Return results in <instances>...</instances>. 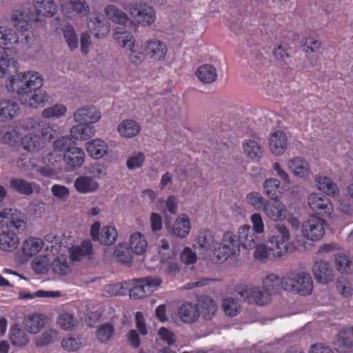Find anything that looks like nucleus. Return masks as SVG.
Returning a JSON list of instances; mask_svg holds the SVG:
<instances>
[{"mask_svg":"<svg viewBox=\"0 0 353 353\" xmlns=\"http://www.w3.org/2000/svg\"><path fill=\"white\" fill-rule=\"evenodd\" d=\"M43 79L37 72H20L11 76L6 83L9 92L17 94L21 103L26 107L37 108L45 106L49 101L46 92L41 90Z\"/></svg>","mask_w":353,"mask_h":353,"instance_id":"f257e3e1","label":"nucleus"},{"mask_svg":"<svg viewBox=\"0 0 353 353\" xmlns=\"http://www.w3.org/2000/svg\"><path fill=\"white\" fill-rule=\"evenodd\" d=\"M56 12V5L52 0H34V5L26 4L22 10H15L12 16L14 27L21 33L28 31L32 23L40 19L39 16L51 17Z\"/></svg>","mask_w":353,"mask_h":353,"instance_id":"f03ea898","label":"nucleus"},{"mask_svg":"<svg viewBox=\"0 0 353 353\" xmlns=\"http://www.w3.org/2000/svg\"><path fill=\"white\" fill-rule=\"evenodd\" d=\"M276 234L269 239L268 246L261 244L260 242L254 248V257L256 260L265 263L270 258H280L288 252L290 232L283 224L276 226Z\"/></svg>","mask_w":353,"mask_h":353,"instance_id":"7ed1b4c3","label":"nucleus"},{"mask_svg":"<svg viewBox=\"0 0 353 353\" xmlns=\"http://www.w3.org/2000/svg\"><path fill=\"white\" fill-rule=\"evenodd\" d=\"M19 36L16 32L8 27L0 26V77H3L13 68L17 70L18 63L10 58L6 53L8 46H14L18 44Z\"/></svg>","mask_w":353,"mask_h":353,"instance_id":"20e7f679","label":"nucleus"},{"mask_svg":"<svg viewBox=\"0 0 353 353\" xmlns=\"http://www.w3.org/2000/svg\"><path fill=\"white\" fill-rule=\"evenodd\" d=\"M281 287L285 291L305 296L311 294L313 281L309 273L291 272L282 277Z\"/></svg>","mask_w":353,"mask_h":353,"instance_id":"39448f33","label":"nucleus"},{"mask_svg":"<svg viewBox=\"0 0 353 353\" xmlns=\"http://www.w3.org/2000/svg\"><path fill=\"white\" fill-rule=\"evenodd\" d=\"M159 278L128 281V292L131 299L137 300L150 295L161 283Z\"/></svg>","mask_w":353,"mask_h":353,"instance_id":"423d86ee","label":"nucleus"},{"mask_svg":"<svg viewBox=\"0 0 353 353\" xmlns=\"http://www.w3.org/2000/svg\"><path fill=\"white\" fill-rule=\"evenodd\" d=\"M239 252L237 236L232 232H226L223 235L221 242L216 246L214 255L216 256L217 262H223Z\"/></svg>","mask_w":353,"mask_h":353,"instance_id":"0eeeda50","label":"nucleus"},{"mask_svg":"<svg viewBox=\"0 0 353 353\" xmlns=\"http://www.w3.org/2000/svg\"><path fill=\"white\" fill-rule=\"evenodd\" d=\"M123 28H118L114 30V39L123 48L130 50V61L135 65H139L143 60V54L134 50L135 39L134 37Z\"/></svg>","mask_w":353,"mask_h":353,"instance_id":"6e6552de","label":"nucleus"},{"mask_svg":"<svg viewBox=\"0 0 353 353\" xmlns=\"http://www.w3.org/2000/svg\"><path fill=\"white\" fill-rule=\"evenodd\" d=\"M129 13L138 23L148 26L156 20V12L152 7L145 3L135 2L129 7Z\"/></svg>","mask_w":353,"mask_h":353,"instance_id":"1a4fd4ad","label":"nucleus"},{"mask_svg":"<svg viewBox=\"0 0 353 353\" xmlns=\"http://www.w3.org/2000/svg\"><path fill=\"white\" fill-rule=\"evenodd\" d=\"M326 221L316 215L310 216L302 225V233L305 238L311 241H319L325 234Z\"/></svg>","mask_w":353,"mask_h":353,"instance_id":"9d476101","label":"nucleus"},{"mask_svg":"<svg viewBox=\"0 0 353 353\" xmlns=\"http://www.w3.org/2000/svg\"><path fill=\"white\" fill-rule=\"evenodd\" d=\"M6 225L8 229L14 228L18 232H22L26 227V222L21 218V214L16 210L3 208L0 201V225Z\"/></svg>","mask_w":353,"mask_h":353,"instance_id":"9b49d317","label":"nucleus"},{"mask_svg":"<svg viewBox=\"0 0 353 353\" xmlns=\"http://www.w3.org/2000/svg\"><path fill=\"white\" fill-rule=\"evenodd\" d=\"M310 208L318 215L329 217L333 212L330 199L320 193H312L307 197Z\"/></svg>","mask_w":353,"mask_h":353,"instance_id":"f8f14e48","label":"nucleus"},{"mask_svg":"<svg viewBox=\"0 0 353 353\" xmlns=\"http://www.w3.org/2000/svg\"><path fill=\"white\" fill-rule=\"evenodd\" d=\"M88 27L91 34L97 38H103L110 32V24L101 13H94L90 17Z\"/></svg>","mask_w":353,"mask_h":353,"instance_id":"ddd939ff","label":"nucleus"},{"mask_svg":"<svg viewBox=\"0 0 353 353\" xmlns=\"http://www.w3.org/2000/svg\"><path fill=\"white\" fill-rule=\"evenodd\" d=\"M237 241L239 246L241 245L246 250H251L256 246L261 239L250 225H244L239 229Z\"/></svg>","mask_w":353,"mask_h":353,"instance_id":"4468645a","label":"nucleus"},{"mask_svg":"<svg viewBox=\"0 0 353 353\" xmlns=\"http://www.w3.org/2000/svg\"><path fill=\"white\" fill-rule=\"evenodd\" d=\"M144 52L150 59L154 61H161L165 57L168 48L163 42L152 39L145 42Z\"/></svg>","mask_w":353,"mask_h":353,"instance_id":"2eb2a0df","label":"nucleus"},{"mask_svg":"<svg viewBox=\"0 0 353 353\" xmlns=\"http://www.w3.org/2000/svg\"><path fill=\"white\" fill-rule=\"evenodd\" d=\"M262 211L274 221H281L285 219L288 214L285 205L278 199L268 201Z\"/></svg>","mask_w":353,"mask_h":353,"instance_id":"dca6fc26","label":"nucleus"},{"mask_svg":"<svg viewBox=\"0 0 353 353\" xmlns=\"http://www.w3.org/2000/svg\"><path fill=\"white\" fill-rule=\"evenodd\" d=\"M84 151L78 147H70L63 152V161L70 170L80 168L85 161Z\"/></svg>","mask_w":353,"mask_h":353,"instance_id":"f3484780","label":"nucleus"},{"mask_svg":"<svg viewBox=\"0 0 353 353\" xmlns=\"http://www.w3.org/2000/svg\"><path fill=\"white\" fill-rule=\"evenodd\" d=\"M241 296L248 301L252 299L254 302L258 305H264L269 303L271 294L266 291H263L259 287H246L239 292Z\"/></svg>","mask_w":353,"mask_h":353,"instance_id":"a211bd4d","label":"nucleus"},{"mask_svg":"<svg viewBox=\"0 0 353 353\" xmlns=\"http://www.w3.org/2000/svg\"><path fill=\"white\" fill-rule=\"evenodd\" d=\"M100 118V111L94 106L79 108L74 114L75 121L79 123H95Z\"/></svg>","mask_w":353,"mask_h":353,"instance_id":"6ab92c4d","label":"nucleus"},{"mask_svg":"<svg viewBox=\"0 0 353 353\" xmlns=\"http://www.w3.org/2000/svg\"><path fill=\"white\" fill-rule=\"evenodd\" d=\"M312 272L315 279L323 284L332 281L334 277V272L330 264L324 261H316L313 267Z\"/></svg>","mask_w":353,"mask_h":353,"instance_id":"aec40b11","label":"nucleus"},{"mask_svg":"<svg viewBox=\"0 0 353 353\" xmlns=\"http://www.w3.org/2000/svg\"><path fill=\"white\" fill-rule=\"evenodd\" d=\"M190 220L188 215L182 214L174 222L171 226H168V232L176 237H186L190 230Z\"/></svg>","mask_w":353,"mask_h":353,"instance_id":"412c9836","label":"nucleus"},{"mask_svg":"<svg viewBox=\"0 0 353 353\" xmlns=\"http://www.w3.org/2000/svg\"><path fill=\"white\" fill-rule=\"evenodd\" d=\"M178 315L183 322L191 323L197 320L200 312L196 305L185 302L179 307Z\"/></svg>","mask_w":353,"mask_h":353,"instance_id":"4be33fe9","label":"nucleus"},{"mask_svg":"<svg viewBox=\"0 0 353 353\" xmlns=\"http://www.w3.org/2000/svg\"><path fill=\"white\" fill-rule=\"evenodd\" d=\"M19 104L12 100L0 101V121H7L13 119L19 112Z\"/></svg>","mask_w":353,"mask_h":353,"instance_id":"5701e85b","label":"nucleus"},{"mask_svg":"<svg viewBox=\"0 0 353 353\" xmlns=\"http://www.w3.org/2000/svg\"><path fill=\"white\" fill-rule=\"evenodd\" d=\"M287 145L286 134L281 130L274 132L270 137V148L272 152L276 155L283 154L287 148Z\"/></svg>","mask_w":353,"mask_h":353,"instance_id":"b1692460","label":"nucleus"},{"mask_svg":"<svg viewBox=\"0 0 353 353\" xmlns=\"http://www.w3.org/2000/svg\"><path fill=\"white\" fill-rule=\"evenodd\" d=\"M21 145L30 152H37L45 148V142L39 134L28 133L21 139Z\"/></svg>","mask_w":353,"mask_h":353,"instance_id":"393cba45","label":"nucleus"},{"mask_svg":"<svg viewBox=\"0 0 353 353\" xmlns=\"http://www.w3.org/2000/svg\"><path fill=\"white\" fill-rule=\"evenodd\" d=\"M23 325L26 330L31 334H37L45 326V316L34 313L24 318Z\"/></svg>","mask_w":353,"mask_h":353,"instance_id":"a878e982","label":"nucleus"},{"mask_svg":"<svg viewBox=\"0 0 353 353\" xmlns=\"http://www.w3.org/2000/svg\"><path fill=\"white\" fill-rule=\"evenodd\" d=\"M86 150L91 157L100 159L107 154L108 145L101 139H92L86 143Z\"/></svg>","mask_w":353,"mask_h":353,"instance_id":"bb28decb","label":"nucleus"},{"mask_svg":"<svg viewBox=\"0 0 353 353\" xmlns=\"http://www.w3.org/2000/svg\"><path fill=\"white\" fill-rule=\"evenodd\" d=\"M92 252V243L90 240H84L80 245L70 248V258L72 261H79L83 257L89 256Z\"/></svg>","mask_w":353,"mask_h":353,"instance_id":"cd10ccee","label":"nucleus"},{"mask_svg":"<svg viewBox=\"0 0 353 353\" xmlns=\"http://www.w3.org/2000/svg\"><path fill=\"white\" fill-rule=\"evenodd\" d=\"M315 182L318 189L327 195L335 196L339 193L337 184L328 176H318L315 179Z\"/></svg>","mask_w":353,"mask_h":353,"instance_id":"c85d7f7f","label":"nucleus"},{"mask_svg":"<svg viewBox=\"0 0 353 353\" xmlns=\"http://www.w3.org/2000/svg\"><path fill=\"white\" fill-rule=\"evenodd\" d=\"M74 188L78 192L87 194L95 192L99 188V184L90 176H81L75 179Z\"/></svg>","mask_w":353,"mask_h":353,"instance_id":"c756f323","label":"nucleus"},{"mask_svg":"<svg viewBox=\"0 0 353 353\" xmlns=\"http://www.w3.org/2000/svg\"><path fill=\"white\" fill-rule=\"evenodd\" d=\"M196 241L200 248L205 251L212 252L214 254L216 246L218 243H215L214 236L211 230L205 229L200 231Z\"/></svg>","mask_w":353,"mask_h":353,"instance_id":"7c9ffc66","label":"nucleus"},{"mask_svg":"<svg viewBox=\"0 0 353 353\" xmlns=\"http://www.w3.org/2000/svg\"><path fill=\"white\" fill-rule=\"evenodd\" d=\"M19 243V239L16 233L8 230L0 234V249L10 252L15 250Z\"/></svg>","mask_w":353,"mask_h":353,"instance_id":"2f4dec72","label":"nucleus"},{"mask_svg":"<svg viewBox=\"0 0 353 353\" xmlns=\"http://www.w3.org/2000/svg\"><path fill=\"white\" fill-rule=\"evenodd\" d=\"M90 123H79L70 129L72 138L77 140H87L94 134V128Z\"/></svg>","mask_w":353,"mask_h":353,"instance_id":"473e14b6","label":"nucleus"},{"mask_svg":"<svg viewBox=\"0 0 353 353\" xmlns=\"http://www.w3.org/2000/svg\"><path fill=\"white\" fill-rule=\"evenodd\" d=\"M141 130L140 125L135 121L127 119L123 121L118 126V131L121 137L132 138L137 135Z\"/></svg>","mask_w":353,"mask_h":353,"instance_id":"72a5a7b5","label":"nucleus"},{"mask_svg":"<svg viewBox=\"0 0 353 353\" xmlns=\"http://www.w3.org/2000/svg\"><path fill=\"white\" fill-rule=\"evenodd\" d=\"M196 74L199 79L205 83H211L217 79L216 70L211 64H203L199 67Z\"/></svg>","mask_w":353,"mask_h":353,"instance_id":"f704fd0d","label":"nucleus"},{"mask_svg":"<svg viewBox=\"0 0 353 353\" xmlns=\"http://www.w3.org/2000/svg\"><path fill=\"white\" fill-rule=\"evenodd\" d=\"M289 168L292 173L299 177H305L310 173L308 163L301 157H295L289 161Z\"/></svg>","mask_w":353,"mask_h":353,"instance_id":"c9c22d12","label":"nucleus"},{"mask_svg":"<svg viewBox=\"0 0 353 353\" xmlns=\"http://www.w3.org/2000/svg\"><path fill=\"white\" fill-rule=\"evenodd\" d=\"M10 340L13 345L22 347L28 343L29 338L26 332L15 323L10 329Z\"/></svg>","mask_w":353,"mask_h":353,"instance_id":"e433bc0d","label":"nucleus"},{"mask_svg":"<svg viewBox=\"0 0 353 353\" xmlns=\"http://www.w3.org/2000/svg\"><path fill=\"white\" fill-rule=\"evenodd\" d=\"M263 189L266 195L271 200H276L281 197L283 188L280 181L276 179H268L263 183Z\"/></svg>","mask_w":353,"mask_h":353,"instance_id":"4c0bfd02","label":"nucleus"},{"mask_svg":"<svg viewBox=\"0 0 353 353\" xmlns=\"http://www.w3.org/2000/svg\"><path fill=\"white\" fill-rule=\"evenodd\" d=\"M148 246V242L144 236L140 232H134L131 234L130 239V248L136 254H143Z\"/></svg>","mask_w":353,"mask_h":353,"instance_id":"58836bf2","label":"nucleus"},{"mask_svg":"<svg viewBox=\"0 0 353 353\" xmlns=\"http://www.w3.org/2000/svg\"><path fill=\"white\" fill-rule=\"evenodd\" d=\"M43 242L39 238L30 237L22 245V252L24 255L32 256L36 255L43 248Z\"/></svg>","mask_w":353,"mask_h":353,"instance_id":"ea45409f","label":"nucleus"},{"mask_svg":"<svg viewBox=\"0 0 353 353\" xmlns=\"http://www.w3.org/2000/svg\"><path fill=\"white\" fill-rule=\"evenodd\" d=\"M104 11L107 17L114 23L124 25L128 21V15L114 5H108Z\"/></svg>","mask_w":353,"mask_h":353,"instance_id":"a19ab883","label":"nucleus"},{"mask_svg":"<svg viewBox=\"0 0 353 353\" xmlns=\"http://www.w3.org/2000/svg\"><path fill=\"white\" fill-rule=\"evenodd\" d=\"M203 316L205 319H210L216 311L214 301L209 296H201L198 299Z\"/></svg>","mask_w":353,"mask_h":353,"instance_id":"79ce46f5","label":"nucleus"},{"mask_svg":"<svg viewBox=\"0 0 353 353\" xmlns=\"http://www.w3.org/2000/svg\"><path fill=\"white\" fill-rule=\"evenodd\" d=\"M281 281L279 276L274 274H268L262 282V287L264 291H266L271 295L278 292L281 286Z\"/></svg>","mask_w":353,"mask_h":353,"instance_id":"37998d69","label":"nucleus"},{"mask_svg":"<svg viewBox=\"0 0 353 353\" xmlns=\"http://www.w3.org/2000/svg\"><path fill=\"white\" fill-rule=\"evenodd\" d=\"M52 270L54 272L60 275H66L70 272V265L68 256L65 254L57 256L52 262Z\"/></svg>","mask_w":353,"mask_h":353,"instance_id":"c03bdc74","label":"nucleus"},{"mask_svg":"<svg viewBox=\"0 0 353 353\" xmlns=\"http://www.w3.org/2000/svg\"><path fill=\"white\" fill-rule=\"evenodd\" d=\"M246 156L252 160H259L263 155V149L258 142L248 140L243 144Z\"/></svg>","mask_w":353,"mask_h":353,"instance_id":"a18cd8bd","label":"nucleus"},{"mask_svg":"<svg viewBox=\"0 0 353 353\" xmlns=\"http://www.w3.org/2000/svg\"><path fill=\"white\" fill-rule=\"evenodd\" d=\"M10 188L21 194L30 195L33 193V183L22 179H12L10 182Z\"/></svg>","mask_w":353,"mask_h":353,"instance_id":"49530a36","label":"nucleus"},{"mask_svg":"<svg viewBox=\"0 0 353 353\" xmlns=\"http://www.w3.org/2000/svg\"><path fill=\"white\" fill-rule=\"evenodd\" d=\"M128 284L123 283L106 285L103 290V295L105 296H123L128 293Z\"/></svg>","mask_w":353,"mask_h":353,"instance_id":"de8ad7c7","label":"nucleus"},{"mask_svg":"<svg viewBox=\"0 0 353 353\" xmlns=\"http://www.w3.org/2000/svg\"><path fill=\"white\" fill-rule=\"evenodd\" d=\"M117 260L122 263H130L134 257V252L126 245L120 244L116 248L114 252Z\"/></svg>","mask_w":353,"mask_h":353,"instance_id":"09e8293b","label":"nucleus"},{"mask_svg":"<svg viewBox=\"0 0 353 353\" xmlns=\"http://www.w3.org/2000/svg\"><path fill=\"white\" fill-rule=\"evenodd\" d=\"M96 336L101 343H107L114 336V327L110 323H103L98 327Z\"/></svg>","mask_w":353,"mask_h":353,"instance_id":"8fccbe9b","label":"nucleus"},{"mask_svg":"<svg viewBox=\"0 0 353 353\" xmlns=\"http://www.w3.org/2000/svg\"><path fill=\"white\" fill-rule=\"evenodd\" d=\"M117 237V230L111 226H105L101 230L98 241L104 245H111L114 243Z\"/></svg>","mask_w":353,"mask_h":353,"instance_id":"3c124183","label":"nucleus"},{"mask_svg":"<svg viewBox=\"0 0 353 353\" xmlns=\"http://www.w3.org/2000/svg\"><path fill=\"white\" fill-rule=\"evenodd\" d=\"M247 202L256 210H263L268 200L265 199L261 194L257 192H252L246 196Z\"/></svg>","mask_w":353,"mask_h":353,"instance_id":"603ef678","label":"nucleus"},{"mask_svg":"<svg viewBox=\"0 0 353 353\" xmlns=\"http://www.w3.org/2000/svg\"><path fill=\"white\" fill-rule=\"evenodd\" d=\"M63 37L71 50H73L78 47V37L74 31V28L70 24H67L64 26Z\"/></svg>","mask_w":353,"mask_h":353,"instance_id":"864d4df0","label":"nucleus"},{"mask_svg":"<svg viewBox=\"0 0 353 353\" xmlns=\"http://www.w3.org/2000/svg\"><path fill=\"white\" fill-rule=\"evenodd\" d=\"M67 6L81 17L87 16L90 12V8L85 0H70Z\"/></svg>","mask_w":353,"mask_h":353,"instance_id":"5fc2aeb1","label":"nucleus"},{"mask_svg":"<svg viewBox=\"0 0 353 353\" xmlns=\"http://www.w3.org/2000/svg\"><path fill=\"white\" fill-rule=\"evenodd\" d=\"M67 108L64 105L55 104L42 112V117L46 119H55L64 116Z\"/></svg>","mask_w":353,"mask_h":353,"instance_id":"6e6d98bb","label":"nucleus"},{"mask_svg":"<svg viewBox=\"0 0 353 353\" xmlns=\"http://www.w3.org/2000/svg\"><path fill=\"white\" fill-rule=\"evenodd\" d=\"M58 336V332L54 329L44 331L42 334L35 339V344L38 347H43L52 343Z\"/></svg>","mask_w":353,"mask_h":353,"instance_id":"4d7b16f0","label":"nucleus"},{"mask_svg":"<svg viewBox=\"0 0 353 353\" xmlns=\"http://www.w3.org/2000/svg\"><path fill=\"white\" fill-rule=\"evenodd\" d=\"M222 306L225 314L230 316H235L240 312L238 301L232 298H225L223 301Z\"/></svg>","mask_w":353,"mask_h":353,"instance_id":"13d9d810","label":"nucleus"},{"mask_svg":"<svg viewBox=\"0 0 353 353\" xmlns=\"http://www.w3.org/2000/svg\"><path fill=\"white\" fill-rule=\"evenodd\" d=\"M337 344L341 347H350L353 345V327L341 330L337 336Z\"/></svg>","mask_w":353,"mask_h":353,"instance_id":"bf43d9fd","label":"nucleus"},{"mask_svg":"<svg viewBox=\"0 0 353 353\" xmlns=\"http://www.w3.org/2000/svg\"><path fill=\"white\" fill-rule=\"evenodd\" d=\"M351 264L352 261L346 254H339L335 257L336 269L342 274L349 272Z\"/></svg>","mask_w":353,"mask_h":353,"instance_id":"052dcab7","label":"nucleus"},{"mask_svg":"<svg viewBox=\"0 0 353 353\" xmlns=\"http://www.w3.org/2000/svg\"><path fill=\"white\" fill-rule=\"evenodd\" d=\"M77 321L72 314L63 313L59 316L57 323L65 330H71L76 325Z\"/></svg>","mask_w":353,"mask_h":353,"instance_id":"680f3d73","label":"nucleus"},{"mask_svg":"<svg viewBox=\"0 0 353 353\" xmlns=\"http://www.w3.org/2000/svg\"><path fill=\"white\" fill-rule=\"evenodd\" d=\"M48 258L45 256H36L32 262V268L37 274H44L47 272Z\"/></svg>","mask_w":353,"mask_h":353,"instance_id":"e2e57ef3","label":"nucleus"},{"mask_svg":"<svg viewBox=\"0 0 353 353\" xmlns=\"http://www.w3.org/2000/svg\"><path fill=\"white\" fill-rule=\"evenodd\" d=\"M336 289L338 292L345 297L350 296L353 291L350 282L345 278H340L337 281Z\"/></svg>","mask_w":353,"mask_h":353,"instance_id":"0e129e2a","label":"nucleus"},{"mask_svg":"<svg viewBox=\"0 0 353 353\" xmlns=\"http://www.w3.org/2000/svg\"><path fill=\"white\" fill-rule=\"evenodd\" d=\"M145 155L143 152H139L134 156L128 158L126 165L130 170H134L141 168L145 161Z\"/></svg>","mask_w":353,"mask_h":353,"instance_id":"69168bd1","label":"nucleus"},{"mask_svg":"<svg viewBox=\"0 0 353 353\" xmlns=\"http://www.w3.org/2000/svg\"><path fill=\"white\" fill-rule=\"evenodd\" d=\"M39 134H41V139L46 143V141H51L54 139L56 134V130L52 128L49 124H43L39 128Z\"/></svg>","mask_w":353,"mask_h":353,"instance_id":"338daca9","label":"nucleus"},{"mask_svg":"<svg viewBox=\"0 0 353 353\" xmlns=\"http://www.w3.org/2000/svg\"><path fill=\"white\" fill-rule=\"evenodd\" d=\"M180 259L183 263L189 265L196 262V255L190 248L185 247L181 253Z\"/></svg>","mask_w":353,"mask_h":353,"instance_id":"774afa93","label":"nucleus"}]
</instances>
